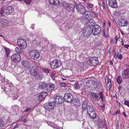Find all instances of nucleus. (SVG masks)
Instances as JSON below:
<instances>
[{
	"label": "nucleus",
	"mask_w": 129,
	"mask_h": 129,
	"mask_svg": "<svg viewBox=\"0 0 129 129\" xmlns=\"http://www.w3.org/2000/svg\"><path fill=\"white\" fill-rule=\"evenodd\" d=\"M117 57L119 59H121L122 58V55L121 54H119L118 55V56Z\"/></svg>",
	"instance_id": "nucleus-58"
},
{
	"label": "nucleus",
	"mask_w": 129,
	"mask_h": 129,
	"mask_svg": "<svg viewBox=\"0 0 129 129\" xmlns=\"http://www.w3.org/2000/svg\"><path fill=\"white\" fill-rule=\"evenodd\" d=\"M38 76L37 77L38 80H40L42 78V76L41 75H38Z\"/></svg>",
	"instance_id": "nucleus-59"
},
{
	"label": "nucleus",
	"mask_w": 129,
	"mask_h": 129,
	"mask_svg": "<svg viewBox=\"0 0 129 129\" xmlns=\"http://www.w3.org/2000/svg\"><path fill=\"white\" fill-rule=\"evenodd\" d=\"M31 110V109L30 108H27L26 109H25L24 110V112H28L30 110Z\"/></svg>",
	"instance_id": "nucleus-52"
},
{
	"label": "nucleus",
	"mask_w": 129,
	"mask_h": 129,
	"mask_svg": "<svg viewBox=\"0 0 129 129\" xmlns=\"http://www.w3.org/2000/svg\"><path fill=\"white\" fill-rule=\"evenodd\" d=\"M48 95V93L46 92H42L39 95V98L41 100L43 98L45 97Z\"/></svg>",
	"instance_id": "nucleus-27"
},
{
	"label": "nucleus",
	"mask_w": 129,
	"mask_h": 129,
	"mask_svg": "<svg viewBox=\"0 0 129 129\" xmlns=\"http://www.w3.org/2000/svg\"><path fill=\"white\" fill-rule=\"evenodd\" d=\"M5 66V64H3V65L1 66V67H0V68L1 69H3V70H5V69H4V67Z\"/></svg>",
	"instance_id": "nucleus-61"
},
{
	"label": "nucleus",
	"mask_w": 129,
	"mask_h": 129,
	"mask_svg": "<svg viewBox=\"0 0 129 129\" xmlns=\"http://www.w3.org/2000/svg\"><path fill=\"white\" fill-rule=\"evenodd\" d=\"M89 94L90 95L91 98H92L94 101H98L100 98L102 102L104 101V95L102 91L100 92L99 93L91 92L89 93Z\"/></svg>",
	"instance_id": "nucleus-2"
},
{
	"label": "nucleus",
	"mask_w": 129,
	"mask_h": 129,
	"mask_svg": "<svg viewBox=\"0 0 129 129\" xmlns=\"http://www.w3.org/2000/svg\"><path fill=\"white\" fill-rule=\"evenodd\" d=\"M96 85H97V88L98 87L101 85V83H100V82L99 81L98 82H96Z\"/></svg>",
	"instance_id": "nucleus-56"
},
{
	"label": "nucleus",
	"mask_w": 129,
	"mask_h": 129,
	"mask_svg": "<svg viewBox=\"0 0 129 129\" xmlns=\"http://www.w3.org/2000/svg\"><path fill=\"white\" fill-rule=\"evenodd\" d=\"M14 109L15 112L18 111V110L19 109V107L17 105H15L14 107Z\"/></svg>",
	"instance_id": "nucleus-47"
},
{
	"label": "nucleus",
	"mask_w": 129,
	"mask_h": 129,
	"mask_svg": "<svg viewBox=\"0 0 129 129\" xmlns=\"http://www.w3.org/2000/svg\"><path fill=\"white\" fill-rule=\"evenodd\" d=\"M17 43L18 44L22 49H24L27 46V44L24 39H19L18 40Z\"/></svg>",
	"instance_id": "nucleus-11"
},
{
	"label": "nucleus",
	"mask_w": 129,
	"mask_h": 129,
	"mask_svg": "<svg viewBox=\"0 0 129 129\" xmlns=\"http://www.w3.org/2000/svg\"><path fill=\"white\" fill-rule=\"evenodd\" d=\"M49 3L51 5L57 6L60 4L59 0H49Z\"/></svg>",
	"instance_id": "nucleus-23"
},
{
	"label": "nucleus",
	"mask_w": 129,
	"mask_h": 129,
	"mask_svg": "<svg viewBox=\"0 0 129 129\" xmlns=\"http://www.w3.org/2000/svg\"><path fill=\"white\" fill-rule=\"evenodd\" d=\"M5 125L4 120L2 119H0V128L4 127Z\"/></svg>",
	"instance_id": "nucleus-32"
},
{
	"label": "nucleus",
	"mask_w": 129,
	"mask_h": 129,
	"mask_svg": "<svg viewBox=\"0 0 129 129\" xmlns=\"http://www.w3.org/2000/svg\"><path fill=\"white\" fill-rule=\"evenodd\" d=\"M102 122V120L99 119L97 118L95 120V123H96L98 125L100 124V123Z\"/></svg>",
	"instance_id": "nucleus-39"
},
{
	"label": "nucleus",
	"mask_w": 129,
	"mask_h": 129,
	"mask_svg": "<svg viewBox=\"0 0 129 129\" xmlns=\"http://www.w3.org/2000/svg\"><path fill=\"white\" fill-rule=\"evenodd\" d=\"M21 120H22V122L24 123H25L27 121V119L26 118H25L23 119H21Z\"/></svg>",
	"instance_id": "nucleus-60"
},
{
	"label": "nucleus",
	"mask_w": 129,
	"mask_h": 129,
	"mask_svg": "<svg viewBox=\"0 0 129 129\" xmlns=\"http://www.w3.org/2000/svg\"><path fill=\"white\" fill-rule=\"evenodd\" d=\"M88 63L92 66H95L98 65L99 63L98 59L96 57H90L88 60Z\"/></svg>",
	"instance_id": "nucleus-7"
},
{
	"label": "nucleus",
	"mask_w": 129,
	"mask_h": 129,
	"mask_svg": "<svg viewBox=\"0 0 129 129\" xmlns=\"http://www.w3.org/2000/svg\"><path fill=\"white\" fill-rule=\"evenodd\" d=\"M102 7H103V9H104L105 8V4L104 2L102 3Z\"/></svg>",
	"instance_id": "nucleus-62"
},
{
	"label": "nucleus",
	"mask_w": 129,
	"mask_h": 129,
	"mask_svg": "<svg viewBox=\"0 0 129 129\" xmlns=\"http://www.w3.org/2000/svg\"><path fill=\"white\" fill-rule=\"evenodd\" d=\"M124 46L125 48H128V47H129V45H124Z\"/></svg>",
	"instance_id": "nucleus-64"
},
{
	"label": "nucleus",
	"mask_w": 129,
	"mask_h": 129,
	"mask_svg": "<svg viewBox=\"0 0 129 129\" xmlns=\"http://www.w3.org/2000/svg\"><path fill=\"white\" fill-rule=\"evenodd\" d=\"M87 6L88 7L90 8H92L93 6V4L88 3H87Z\"/></svg>",
	"instance_id": "nucleus-49"
},
{
	"label": "nucleus",
	"mask_w": 129,
	"mask_h": 129,
	"mask_svg": "<svg viewBox=\"0 0 129 129\" xmlns=\"http://www.w3.org/2000/svg\"><path fill=\"white\" fill-rule=\"evenodd\" d=\"M120 113V112L119 111H117L116 112H115L114 113L113 115H116L117 114Z\"/></svg>",
	"instance_id": "nucleus-57"
},
{
	"label": "nucleus",
	"mask_w": 129,
	"mask_h": 129,
	"mask_svg": "<svg viewBox=\"0 0 129 129\" xmlns=\"http://www.w3.org/2000/svg\"><path fill=\"white\" fill-rule=\"evenodd\" d=\"M55 104L54 102H51L48 104H45V108L48 111H50L53 109Z\"/></svg>",
	"instance_id": "nucleus-12"
},
{
	"label": "nucleus",
	"mask_w": 129,
	"mask_h": 129,
	"mask_svg": "<svg viewBox=\"0 0 129 129\" xmlns=\"http://www.w3.org/2000/svg\"><path fill=\"white\" fill-rule=\"evenodd\" d=\"M49 75L51 76L52 80H54L55 79V77L53 73L51 72L50 74Z\"/></svg>",
	"instance_id": "nucleus-42"
},
{
	"label": "nucleus",
	"mask_w": 129,
	"mask_h": 129,
	"mask_svg": "<svg viewBox=\"0 0 129 129\" xmlns=\"http://www.w3.org/2000/svg\"><path fill=\"white\" fill-rule=\"evenodd\" d=\"M94 13L91 10H90L89 15L90 16L92 17H94Z\"/></svg>",
	"instance_id": "nucleus-44"
},
{
	"label": "nucleus",
	"mask_w": 129,
	"mask_h": 129,
	"mask_svg": "<svg viewBox=\"0 0 129 129\" xmlns=\"http://www.w3.org/2000/svg\"><path fill=\"white\" fill-rule=\"evenodd\" d=\"M106 87L107 90L108 91H109L111 88V83L106 84Z\"/></svg>",
	"instance_id": "nucleus-37"
},
{
	"label": "nucleus",
	"mask_w": 129,
	"mask_h": 129,
	"mask_svg": "<svg viewBox=\"0 0 129 129\" xmlns=\"http://www.w3.org/2000/svg\"><path fill=\"white\" fill-rule=\"evenodd\" d=\"M109 80H111V79H109V77L108 76H106L105 78V82L106 83L109 81Z\"/></svg>",
	"instance_id": "nucleus-51"
},
{
	"label": "nucleus",
	"mask_w": 129,
	"mask_h": 129,
	"mask_svg": "<svg viewBox=\"0 0 129 129\" xmlns=\"http://www.w3.org/2000/svg\"><path fill=\"white\" fill-rule=\"evenodd\" d=\"M29 70L30 73L32 75L35 76H38L39 74V71L36 67L30 65L29 66Z\"/></svg>",
	"instance_id": "nucleus-5"
},
{
	"label": "nucleus",
	"mask_w": 129,
	"mask_h": 129,
	"mask_svg": "<svg viewBox=\"0 0 129 129\" xmlns=\"http://www.w3.org/2000/svg\"><path fill=\"white\" fill-rule=\"evenodd\" d=\"M88 17H86L84 18L85 19V22H87L88 21V20H89L88 19Z\"/></svg>",
	"instance_id": "nucleus-63"
},
{
	"label": "nucleus",
	"mask_w": 129,
	"mask_h": 129,
	"mask_svg": "<svg viewBox=\"0 0 129 129\" xmlns=\"http://www.w3.org/2000/svg\"><path fill=\"white\" fill-rule=\"evenodd\" d=\"M44 71L46 73H49L50 74L51 73L50 70L49 69L47 68H45L44 69Z\"/></svg>",
	"instance_id": "nucleus-43"
},
{
	"label": "nucleus",
	"mask_w": 129,
	"mask_h": 129,
	"mask_svg": "<svg viewBox=\"0 0 129 129\" xmlns=\"http://www.w3.org/2000/svg\"><path fill=\"white\" fill-rule=\"evenodd\" d=\"M29 55L30 57L33 60L37 59L40 56L39 52L35 50L31 51L29 53Z\"/></svg>",
	"instance_id": "nucleus-6"
},
{
	"label": "nucleus",
	"mask_w": 129,
	"mask_h": 129,
	"mask_svg": "<svg viewBox=\"0 0 129 129\" xmlns=\"http://www.w3.org/2000/svg\"><path fill=\"white\" fill-rule=\"evenodd\" d=\"M0 85L2 89L5 87V91L6 94L10 97H15L16 93L15 90H11L13 89L12 83L7 81H5V77L1 75L0 73Z\"/></svg>",
	"instance_id": "nucleus-1"
},
{
	"label": "nucleus",
	"mask_w": 129,
	"mask_h": 129,
	"mask_svg": "<svg viewBox=\"0 0 129 129\" xmlns=\"http://www.w3.org/2000/svg\"><path fill=\"white\" fill-rule=\"evenodd\" d=\"M22 64L23 68H24L25 69H26L28 68H29V66L28 65L30 64V62H29L23 61L22 62Z\"/></svg>",
	"instance_id": "nucleus-26"
},
{
	"label": "nucleus",
	"mask_w": 129,
	"mask_h": 129,
	"mask_svg": "<svg viewBox=\"0 0 129 129\" xmlns=\"http://www.w3.org/2000/svg\"><path fill=\"white\" fill-rule=\"evenodd\" d=\"M89 10H86V9H85L84 10V13H83L82 14H84L86 16H88L89 15Z\"/></svg>",
	"instance_id": "nucleus-40"
},
{
	"label": "nucleus",
	"mask_w": 129,
	"mask_h": 129,
	"mask_svg": "<svg viewBox=\"0 0 129 129\" xmlns=\"http://www.w3.org/2000/svg\"><path fill=\"white\" fill-rule=\"evenodd\" d=\"M119 52H116L115 51H114V58L116 59L117 58V57L118 56V55L119 54Z\"/></svg>",
	"instance_id": "nucleus-45"
},
{
	"label": "nucleus",
	"mask_w": 129,
	"mask_h": 129,
	"mask_svg": "<svg viewBox=\"0 0 129 129\" xmlns=\"http://www.w3.org/2000/svg\"><path fill=\"white\" fill-rule=\"evenodd\" d=\"M124 104L125 105H127L129 107V101L125 100L124 102Z\"/></svg>",
	"instance_id": "nucleus-48"
},
{
	"label": "nucleus",
	"mask_w": 129,
	"mask_h": 129,
	"mask_svg": "<svg viewBox=\"0 0 129 129\" xmlns=\"http://www.w3.org/2000/svg\"><path fill=\"white\" fill-rule=\"evenodd\" d=\"M119 24L121 26H125L127 25V22L125 19H120L119 20Z\"/></svg>",
	"instance_id": "nucleus-22"
},
{
	"label": "nucleus",
	"mask_w": 129,
	"mask_h": 129,
	"mask_svg": "<svg viewBox=\"0 0 129 129\" xmlns=\"http://www.w3.org/2000/svg\"><path fill=\"white\" fill-rule=\"evenodd\" d=\"M5 7L7 9L8 11V12H10V14L12 13L14 11V9L13 8L12 6L9 5H8Z\"/></svg>",
	"instance_id": "nucleus-29"
},
{
	"label": "nucleus",
	"mask_w": 129,
	"mask_h": 129,
	"mask_svg": "<svg viewBox=\"0 0 129 129\" xmlns=\"http://www.w3.org/2000/svg\"><path fill=\"white\" fill-rule=\"evenodd\" d=\"M5 49L6 51V56L8 57L10 52V50L9 48L6 47H5Z\"/></svg>",
	"instance_id": "nucleus-36"
},
{
	"label": "nucleus",
	"mask_w": 129,
	"mask_h": 129,
	"mask_svg": "<svg viewBox=\"0 0 129 129\" xmlns=\"http://www.w3.org/2000/svg\"><path fill=\"white\" fill-rule=\"evenodd\" d=\"M55 87V85L53 83L47 84L46 90L48 92H50Z\"/></svg>",
	"instance_id": "nucleus-16"
},
{
	"label": "nucleus",
	"mask_w": 129,
	"mask_h": 129,
	"mask_svg": "<svg viewBox=\"0 0 129 129\" xmlns=\"http://www.w3.org/2000/svg\"><path fill=\"white\" fill-rule=\"evenodd\" d=\"M101 27L98 25L95 24L93 26L92 33L94 35H97L101 33Z\"/></svg>",
	"instance_id": "nucleus-8"
},
{
	"label": "nucleus",
	"mask_w": 129,
	"mask_h": 129,
	"mask_svg": "<svg viewBox=\"0 0 129 129\" xmlns=\"http://www.w3.org/2000/svg\"><path fill=\"white\" fill-rule=\"evenodd\" d=\"M15 51L17 53V54L21 53L23 51L22 50L21 48L18 47L16 48L15 49Z\"/></svg>",
	"instance_id": "nucleus-33"
},
{
	"label": "nucleus",
	"mask_w": 129,
	"mask_h": 129,
	"mask_svg": "<svg viewBox=\"0 0 129 129\" xmlns=\"http://www.w3.org/2000/svg\"><path fill=\"white\" fill-rule=\"evenodd\" d=\"M23 1L26 3L29 4H30L32 0H23Z\"/></svg>",
	"instance_id": "nucleus-50"
},
{
	"label": "nucleus",
	"mask_w": 129,
	"mask_h": 129,
	"mask_svg": "<svg viewBox=\"0 0 129 129\" xmlns=\"http://www.w3.org/2000/svg\"><path fill=\"white\" fill-rule=\"evenodd\" d=\"M1 15L5 16V15H8L10 14V12H8L7 9L5 7L1 9Z\"/></svg>",
	"instance_id": "nucleus-17"
},
{
	"label": "nucleus",
	"mask_w": 129,
	"mask_h": 129,
	"mask_svg": "<svg viewBox=\"0 0 129 129\" xmlns=\"http://www.w3.org/2000/svg\"><path fill=\"white\" fill-rule=\"evenodd\" d=\"M47 85V83L45 82H40L39 84V89L42 90H46Z\"/></svg>",
	"instance_id": "nucleus-18"
},
{
	"label": "nucleus",
	"mask_w": 129,
	"mask_h": 129,
	"mask_svg": "<svg viewBox=\"0 0 129 129\" xmlns=\"http://www.w3.org/2000/svg\"><path fill=\"white\" fill-rule=\"evenodd\" d=\"M8 23V20L5 18H1L0 19V24H1L3 27L6 26Z\"/></svg>",
	"instance_id": "nucleus-20"
},
{
	"label": "nucleus",
	"mask_w": 129,
	"mask_h": 129,
	"mask_svg": "<svg viewBox=\"0 0 129 129\" xmlns=\"http://www.w3.org/2000/svg\"><path fill=\"white\" fill-rule=\"evenodd\" d=\"M122 76L123 79L129 78V69L127 68L123 71L122 74Z\"/></svg>",
	"instance_id": "nucleus-15"
},
{
	"label": "nucleus",
	"mask_w": 129,
	"mask_h": 129,
	"mask_svg": "<svg viewBox=\"0 0 129 129\" xmlns=\"http://www.w3.org/2000/svg\"><path fill=\"white\" fill-rule=\"evenodd\" d=\"M75 95L70 93H66L64 96V101L69 103H72L75 99Z\"/></svg>",
	"instance_id": "nucleus-3"
},
{
	"label": "nucleus",
	"mask_w": 129,
	"mask_h": 129,
	"mask_svg": "<svg viewBox=\"0 0 129 129\" xmlns=\"http://www.w3.org/2000/svg\"><path fill=\"white\" fill-rule=\"evenodd\" d=\"M75 7L78 12L81 14L84 13L86 9L85 7L83 5L80 4H75Z\"/></svg>",
	"instance_id": "nucleus-10"
},
{
	"label": "nucleus",
	"mask_w": 129,
	"mask_h": 129,
	"mask_svg": "<svg viewBox=\"0 0 129 129\" xmlns=\"http://www.w3.org/2000/svg\"><path fill=\"white\" fill-rule=\"evenodd\" d=\"M86 87L88 90H90L91 88V86L89 85V84H86Z\"/></svg>",
	"instance_id": "nucleus-46"
},
{
	"label": "nucleus",
	"mask_w": 129,
	"mask_h": 129,
	"mask_svg": "<svg viewBox=\"0 0 129 129\" xmlns=\"http://www.w3.org/2000/svg\"><path fill=\"white\" fill-rule=\"evenodd\" d=\"M53 99L54 100V102L55 104H61L64 101V97L59 95H56L54 96Z\"/></svg>",
	"instance_id": "nucleus-9"
},
{
	"label": "nucleus",
	"mask_w": 129,
	"mask_h": 129,
	"mask_svg": "<svg viewBox=\"0 0 129 129\" xmlns=\"http://www.w3.org/2000/svg\"><path fill=\"white\" fill-rule=\"evenodd\" d=\"M12 60L15 62L17 63L20 61V56L18 54H14L11 57Z\"/></svg>",
	"instance_id": "nucleus-13"
},
{
	"label": "nucleus",
	"mask_w": 129,
	"mask_h": 129,
	"mask_svg": "<svg viewBox=\"0 0 129 129\" xmlns=\"http://www.w3.org/2000/svg\"><path fill=\"white\" fill-rule=\"evenodd\" d=\"M87 111L88 114L95 111L93 107L92 106L89 105H88L87 106Z\"/></svg>",
	"instance_id": "nucleus-25"
},
{
	"label": "nucleus",
	"mask_w": 129,
	"mask_h": 129,
	"mask_svg": "<svg viewBox=\"0 0 129 129\" xmlns=\"http://www.w3.org/2000/svg\"><path fill=\"white\" fill-rule=\"evenodd\" d=\"M61 64V61L57 59H55L50 62V66L51 69H54L59 67Z\"/></svg>",
	"instance_id": "nucleus-4"
},
{
	"label": "nucleus",
	"mask_w": 129,
	"mask_h": 129,
	"mask_svg": "<svg viewBox=\"0 0 129 129\" xmlns=\"http://www.w3.org/2000/svg\"><path fill=\"white\" fill-rule=\"evenodd\" d=\"M66 6L64 7L65 8L67 9L69 11H73L74 9L75 6L72 4H65Z\"/></svg>",
	"instance_id": "nucleus-19"
},
{
	"label": "nucleus",
	"mask_w": 129,
	"mask_h": 129,
	"mask_svg": "<svg viewBox=\"0 0 129 129\" xmlns=\"http://www.w3.org/2000/svg\"><path fill=\"white\" fill-rule=\"evenodd\" d=\"M74 86L75 88L76 89H79L81 86V84H79L77 82L74 85Z\"/></svg>",
	"instance_id": "nucleus-35"
},
{
	"label": "nucleus",
	"mask_w": 129,
	"mask_h": 129,
	"mask_svg": "<svg viewBox=\"0 0 129 129\" xmlns=\"http://www.w3.org/2000/svg\"><path fill=\"white\" fill-rule=\"evenodd\" d=\"M106 124L105 120H102V122L100 123V124H99V126L100 127L102 128L105 127L106 126Z\"/></svg>",
	"instance_id": "nucleus-30"
},
{
	"label": "nucleus",
	"mask_w": 129,
	"mask_h": 129,
	"mask_svg": "<svg viewBox=\"0 0 129 129\" xmlns=\"http://www.w3.org/2000/svg\"><path fill=\"white\" fill-rule=\"evenodd\" d=\"M88 105L86 102H84L83 103L82 105V109L84 111L86 109H87Z\"/></svg>",
	"instance_id": "nucleus-31"
},
{
	"label": "nucleus",
	"mask_w": 129,
	"mask_h": 129,
	"mask_svg": "<svg viewBox=\"0 0 129 129\" xmlns=\"http://www.w3.org/2000/svg\"><path fill=\"white\" fill-rule=\"evenodd\" d=\"M92 81V80L91 79L87 80L86 81V84H89L90 83H91Z\"/></svg>",
	"instance_id": "nucleus-54"
},
{
	"label": "nucleus",
	"mask_w": 129,
	"mask_h": 129,
	"mask_svg": "<svg viewBox=\"0 0 129 129\" xmlns=\"http://www.w3.org/2000/svg\"><path fill=\"white\" fill-rule=\"evenodd\" d=\"M109 6L113 8H116L118 7L116 0H109L108 1Z\"/></svg>",
	"instance_id": "nucleus-14"
},
{
	"label": "nucleus",
	"mask_w": 129,
	"mask_h": 129,
	"mask_svg": "<svg viewBox=\"0 0 129 129\" xmlns=\"http://www.w3.org/2000/svg\"><path fill=\"white\" fill-rule=\"evenodd\" d=\"M103 36H104L105 37H107V35H105V29H103Z\"/></svg>",
	"instance_id": "nucleus-55"
},
{
	"label": "nucleus",
	"mask_w": 129,
	"mask_h": 129,
	"mask_svg": "<svg viewBox=\"0 0 129 129\" xmlns=\"http://www.w3.org/2000/svg\"><path fill=\"white\" fill-rule=\"evenodd\" d=\"M59 86L61 87H66V84L64 82L63 83H59Z\"/></svg>",
	"instance_id": "nucleus-41"
},
{
	"label": "nucleus",
	"mask_w": 129,
	"mask_h": 129,
	"mask_svg": "<svg viewBox=\"0 0 129 129\" xmlns=\"http://www.w3.org/2000/svg\"><path fill=\"white\" fill-rule=\"evenodd\" d=\"M20 124H16V125L13 127V129H15L18 128L19 125Z\"/></svg>",
	"instance_id": "nucleus-53"
},
{
	"label": "nucleus",
	"mask_w": 129,
	"mask_h": 129,
	"mask_svg": "<svg viewBox=\"0 0 129 129\" xmlns=\"http://www.w3.org/2000/svg\"><path fill=\"white\" fill-rule=\"evenodd\" d=\"M96 82H95L94 81L92 80L91 82V85L93 86L94 88H97V85L96 83Z\"/></svg>",
	"instance_id": "nucleus-38"
},
{
	"label": "nucleus",
	"mask_w": 129,
	"mask_h": 129,
	"mask_svg": "<svg viewBox=\"0 0 129 129\" xmlns=\"http://www.w3.org/2000/svg\"><path fill=\"white\" fill-rule=\"evenodd\" d=\"M92 119H94L96 117V114L95 111L88 114Z\"/></svg>",
	"instance_id": "nucleus-28"
},
{
	"label": "nucleus",
	"mask_w": 129,
	"mask_h": 129,
	"mask_svg": "<svg viewBox=\"0 0 129 129\" xmlns=\"http://www.w3.org/2000/svg\"><path fill=\"white\" fill-rule=\"evenodd\" d=\"M90 34L88 30L86 29V28L83 29L82 31V35L85 37H88L89 36Z\"/></svg>",
	"instance_id": "nucleus-24"
},
{
	"label": "nucleus",
	"mask_w": 129,
	"mask_h": 129,
	"mask_svg": "<svg viewBox=\"0 0 129 129\" xmlns=\"http://www.w3.org/2000/svg\"><path fill=\"white\" fill-rule=\"evenodd\" d=\"M95 23V21L94 20L91 19H89L87 22H85L86 25L90 27H92L94 25V24Z\"/></svg>",
	"instance_id": "nucleus-21"
},
{
	"label": "nucleus",
	"mask_w": 129,
	"mask_h": 129,
	"mask_svg": "<svg viewBox=\"0 0 129 129\" xmlns=\"http://www.w3.org/2000/svg\"><path fill=\"white\" fill-rule=\"evenodd\" d=\"M116 80L117 83L120 84L121 83L122 80L121 76H118L116 78Z\"/></svg>",
	"instance_id": "nucleus-34"
}]
</instances>
